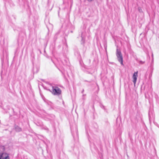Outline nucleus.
<instances>
[{"mask_svg":"<svg viewBox=\"0 0 159 159\" xmlns=\"http://www.w3.org/2000/svg\"><path fill=\"white\" fill-rule=\"evenodd\" d=\"M116 56L118 61L120 62L121 65H123V58L121 52L117 49L116 51Z\"/></svg>","mask_w":159,"mask_h":159,"instance_id":"nucleus-1","label":"nucleus"},{"mask_svg":"<svg viewBox=\"0 0 159 159\" xmlns=\"http://www.w3.org/2000/svg\"><path fill=\"white\" fill-rule=\"evenodd\" d=\"M52 93L54 95H59L61 94V90L58 87L56 86L52 87Z\"/></svg>","mask_w":159,"mask_h":159,"instance_id":"nucleus-2","label":"nucleus"},{"mask_svg":"<svg viewBox=\"0 0 159 159\" xmlns=\"http://www.w3.org/2000/svg\"><path fill=\"white\" fill-rule=\"evenodd\" d=\"M0 159H9V155L6 153H0Z\"/></svg>","mask_w":159,"mask_h":159,"instance_id":"nucleus-3","label":"nucleus"},{"mask_svg":"<svg viewBox=\"0 0 159 159\" xmlns=\"http://www.w3.org/2000/svg\"><path fill=\"white\" fill-rule=\"evenodd\" d=\"M138 77V72H135L133 76V81L134 83V86H135V85L136 83V82L137 80V77Z\"/></svg>","mask_w":159,"mask_h":159,"instance_id":"nucleus-4","label":"nucleus"},{"mask_svg":"<svg viewBox=\"0 0 159 159\" xmlns=\"http://www.w3.org/2000/svg\"><path fill=\"white\" fill-rule=\"evenodd\" d=\"M14 129L16 132H20L22 131L21 128L16 125H14Z\"/></svg>","mask_w":159,"mask_h":159,"instance_id":"nucleus-5","label":"nucleus"},{"mask_svg":"<svg viewBox=\"0 0 159 159\" xmlns=\"http://www.w3.org/2000/svg\"><path fill=\"white\" fill-rule=\"evenodd\" d=\"M138 9L139 11V12H141L142 11V10H141V8L140 7H139L138 8Z\"/></svg>","mask_w":159,"mask_h":159,"instance_id":"nucleus-6","label":"nucleus"},{"mask_svg":"<svg viewBox=\"0 0 159 159\" xmlns=\"http://www.w3.org/2000/svg\"><path fill=\"white\" fill-rule=\"evenodd\" d=\"M144 63V61H139V63L141 64H143Z\"/></svg>","mask_w":159,"mask_h":159,"instance_id":"nucleus-7","label":"nucleus"},{"mask_svg":"<svg viewBox=\"0 0 159 159\" xmlns=\"http://www.w3.org/2000/svg\"><path fill=\"white\" fill-rule=\"evenodd\" d=\"M89 2H92L94 0H87Z\"/></svg>","mask_w":159,"mask_h":159,"instance_id":"nucleus-8","label":"nucleus"},{"mask_svg":"<svg viewBox=\"0 0 159 159\" xmlns=\"http://www.w3.org/2000/svg\"><path fill=\"white\" fill-rule=\"evenodd\" d=\"M82 37V40H83V37L82 35L81 36Z\"/></svg>","mask_w":159,"mask_h":159,"instance_id":"nucleus-9","label":"nucleus"},{"mask_svg":"<svg viewBox=\"0 0 159 159\" xmlns=\"http://www.w3.org/2000/svg\"><path fill=\"white\" fill-rule=\"evenodd\" d=\"M84 89H83V90H82V93H83V92H84Z\"/></svg>","mask_w":159,"mask_h":159,"instance_id":"nucleus-10","label":"nucleus"},{"mask_svg":"<svg viewBox=\"0 0 159 159\" xmlns=\"http://www.w3.org/2000/svg\"><path fill=\"white\" fill-rule=\"evenodd\" d=\"M84 95H84H84H83V96H84Z\"/></svg>","mask_w":159,"mask_h":159,"instance_id":"nucleus-11","label":"nucleus"}]
</instances>
